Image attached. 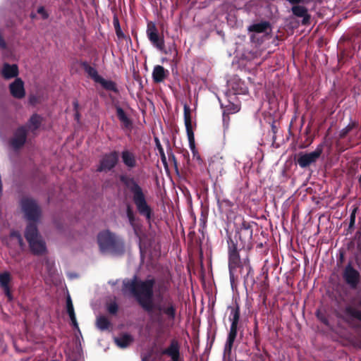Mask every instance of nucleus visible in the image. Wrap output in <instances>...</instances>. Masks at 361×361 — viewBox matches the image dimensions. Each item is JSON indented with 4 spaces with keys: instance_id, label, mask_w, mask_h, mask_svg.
<instances>
[{
    "instance_id": "nucleus-1",
    "label": "nucleus",
    "mask_w": 361,
    "mask_h": 361,
    "mask_svg": "<svg viewBox=\"0 0 361 361\" xmlns=\"http://www.w3.org/2000/svg\"><path fill=\"white\" fill-rule=\"evenodd\" d=\"M154 278L140 280L136 275L131 279L123 281L122 290L128 292L136 299L140 307L150 316L152 320L159 326L165 322H173L176 317L177 307L173 298L168 295L154 302Z\"/></svg>"
},
{
    "instance_id": "nucleus-2",
    "label": "nucleus",
    "mask_w": 361,
    "mask_h": 361,
    "mask_svg": "<svg viewBox=\"0 0 361 361\" xmlns=\"http://www.w3.org/2000/svg\"><path fill=\"white\" fill-rule=\"evenodd\" d=\"M252 233L251 223L243 219L235 229L236 243L232 239L228 240V269L229 278L231 283L237 279L235 273L239 269L240 274L244 279L245 284L253 286L255 283L254 270L250 264V259L247 255L241 259L239 250L245 249L250 250L253 247Z\"/></svg>"
},
{
    "instance_id": "nucleus-3",
    "label": "nucleus",
    "mask_w": 361,
    "mask_h": 361,
    "mask_svg": "<svg viewBox=\"0 0 361 361\" xmlns=\"http://www.w3.org/2000/svg\"><path fill=\"white\" fill-rule=\"evenodd\" d=\"M119 180L132 194V200L138 213L141 216H145L146 221L150 225L151 221L154 216V212L152 208L147 203L143 188L133 177L121 175Z\"/></svg>"
},
{
    "instance_id": "nucleus-4",
    "label": "nucleus",
    "mask_w": 361,
    "mask_h": 361,
    "mask_svg": "<svg viewBox=\"0 0 361 361\" xmlns=\"http://www.w3.org/2000/svg\"><path fill=\"white\" fill-rule=\"evenodd\" d=\"M97 243L102 252L120 253L123 251V243L109 230L98 233Z\"/></svg>"
},
{
    "instance_id": "nucleus-5",
    "label": "nucleus",
    "mask_w": 361,
    "mask_h": 361,
    "mask_svg": "<svg viewBox=\"0 0 361 361\" xmlns=\"http://www.w3.org/2000/svg\"><path fill=\"white\" fill-rule=\"evenodd\" d=\"M25 238L33 255L39 256L46 253V243L42 238L36 224H28L27 225L25 231Z\"/></svg>"
},
{
    "instance_id": "nucleus-6",
    "label": "nucleus",
    "mask_w": 361,
    "mask_h": 361,
    "mask_svg": "<svg viewBox=\"0 0 361 361\" xmlns=\"http://www.w3.org/2000/svg\"><path fill=\"white\" fill-rule=\"evenodd\" d=\"M20 207L28 224H37L42 216V209L37 201L31 197H23Z\"/></svg>"
},
{
    "instance_id": "nucleus-7",
    "label": "nucleus",
    "mask_w": 361,
    "mask_h": 361,
    "mask_svg": "<svg viewBox=\"0 0 361 361\" xmlns=\"http://www.w3.org/2000/svg\"><path fill=\"white\" fill-rule=\"evenodd\" d=\"M324 147V144L321 143L312 152H300L297 154V157L295 158V164L301 169H309L310 166H314L323 153Z\"/></svg>"
},
{
    "instance_id": "nucleus-8",
    "label": "nucleus",
    "mask_w": 361,
    "mask_h": 361,
    "mask_svg": "<svg viewBox=\"0 0 361 361\" xmlns=\"http://www.w3.org/2000/svg\"><path fill=\"white\" fill-rule=\"evenodd\" d=\"M146 32L152 44L158 50L166 52L164 36L162 35H159L154 23L152 21L148 22Z\"/></svg>"
},
{
    "instance_id": "nucleus-9",
    "label": "nucleus",
    "mask_w": 361,
    "mask_h": 361,
    "mask_svg": "<svg viewBox=\"0 0 361 361\" xmlns=\"http://www.w3.org/2000/svg\"><path fill=\"white\" fill-rule=\"evenodd\" d=\"M118 152L113 151L105 154L99 161V165L97 169L98 172H108L112 170L118 164Z\"/></svg>"
},
{
    "instance_id": "nucleus-10",
    "label": "nucleus",
    "mask_w": 361,
    "mask_h": 361,
    "mask_svg": "<svg viewBox=\"0 0 361 361\" xmlns=\"http://www.w3.org/2000/svg\"><path fill=\"white\" fill-rule=\"evenodd\" d=\"M2 241L10 249L23 250L25 247L23 237L18 231L12 230L8 236L3 238Z\"/></svg>"
},
{
    "instance_id": "nucleus-11",
    "label": "nucleus",
    "mask_w": 361,
    "mask_h": 361,
    "mask_svg": "<svg viewBox=\"0 0 361 361\" xmlns=\"http://www.w3.org/2000/svg\"><path fill=\"white\" fill-rule=\"evenodd\" d=\"M343 279L352 288H357L360 280V272L352 267L350 264H348L343 274Z\"/></svg>"
},
{
    "instance_id": "nucleus-12",
    "label": "nucleus",
    "mask_w": 361,
    "mask_h": 361,
    "mask_svg": "<svg viewBox=\"0 0 361 361\" xmlns=\"http://www.w3.org/2000/svg\"><path fill=\"white\" fill-rule=\"evenodd\" d=\"M27 130L24 126L18 128L13 133V137L10 140L11 146L16 150L20 149L27 140Z\"/></svg>"
},
{
    "instance_id": "nucleus-13",
    "label": "nucleus",
    "mask_w": 361,
    "mask_h": 361,
    "mask_svg": "<svg viewBox=\"0 0 361 361\" xmlns=\"http://www.w3.org/2000/svg\"><path fill=\"white\" fill-rule=\"evenodd\" d=\"M126 213L129 224L132 227L135 235L137 237H140L142 232V224L140 222V219L136 217L135 212L130 204L126 205Z\"/></svg>"
},
{
    "instance_id": "nucleus-14",
    "label": "nucleus",
    "mask_w": 361,
    "mask_h": 361,
    "mask_svg": "<svg viewBox=\"0 0 361 361\" xmlns=\"http://www.w3.org/2000/svg\"><path fill=\"white\" fill-rule=\"evenodd\" d=\"M9 90L11 94L16 99H23L25 96L24 82L20 78H16L9 85Z\"/></svg>"
},
{
    "instance_id": "nucleus-15",
    "label": "nucleus",
    "mask_w": 361,
    "mask_h": 361,
    "mask_svg": "<svg viewBox=\"0 0 361 361\" xmlns=\"http://www.w3.org/2000/svg\"><path fill=\"white\" fill-rule=\"evenodd\" d=\"M238 325L231 324L230 330L228 334L226 342L224 345V355L229 356L231 353L234 342L236 339L238 334Z\"/></svg>"
},
{
    "instance_id": "nucleus-16",
    "label": "nucleus",
    "mask_w": 361,
    "mask_h": 361,
    "mask_svg": "<svg viewBox=\"0 0 361 361\" xmlns=\"http://www.w3.org/2000/svg\"><path fill=\"white\" fill-rule=\"evenodd\" d=\"M162 355H166L171 358V361H179L180 358V345L178 342L173 339L168 348L163 350Z\"/></svg>"
},
{
    "instance_id": "nucleus-17",
    "label": "nucleus",
    "mask_w": 361,
    "mask_h": 361,
    "mask_svg": "<svg viewBox=\"0 0 361 361\" xmlns=\"http://www.w3.org/2000/svg\"><path fill=\"white\" fill-rule=\"evenodd\" d=\"M291 11L296 17L302 18V24L303 25H307L310 23L311 17L306 7L300 5L293 6Z\"/></svg>"
},
{
    "instance_id": "nucleus-18",
    "label": "nucleus",
    "mask_w": 361,
    "mask_h": 361,
    "mask_svg": "<svg viewBox=\"0 0 361 361\" xmlns=\"http://www.w3.org/2000/svg\"><path fill=\"white\" fill-rule=\"evenodd\" d=\"M11 275L8 271L0 272V286L4 291L5 295L8 300L12 299V294L10 288V283L11 281Z\"/></svg>"
},
{
    "instance_id": "nucleus-19",
    "label": "nucleus",
    "mask_w": 361,
    "mask_h": 361,
    "mask_svg": "<svg viewBox=\"0 0 361 361\" xmlns=\"http://www.w3.org/2000/svg\"><path fill=\"white\" fill-rule=\"evenodd\" d=\"M1 73L5 80L16 78L19 73L18 66L16 64L5 63L3 65Z\"/></svg>"
},
{
    "instance_id": "nucleus-20",
    "label": "nucleus",
    "mask_w": 361,
    "mask_h": 361,
    "mask_svg": "<svg viewBox=\"0 0 361 361\" xmlns=\"http://www.w3.org/2000/svg\"><path fill=\"white\" fill-rule=\"evenodd\" d=\"M116 116L122 123L121 127L123 129L130 130L133 127V122L127 116L124 110L118 105H115Z\"/></svg>"
},
{
    "instance_id": "nucleus-21",
    "label": "nucleus",
    "mask_w": 361,
    "mask_h": 361,
    "mask_svg": "<svg viewBox=\"0 0 361 361\" xmlns=\"http://www.w3.org/2000/svg\"><path fill=\"white\" fill-rule=\"evenodd\" d=\"M168 75V71L163 66L157 65L152 71V78L154 82L160 83L164 80Z\"/></svg>"
},
{
    "instance_id": "nucleus-22",
    "label": "nucleus",
    "mask_w": 361,
    "mask_h": 361,
    "mask_svg": "<svg viewBox=\"0 0 361 361\" xmlns=\"http://www.w3.org/2000/svg\"><path fill=\"white\" fill-rule=\"evenodd\" d=\"M121 158L123 164L128 168H135L137 165L135 155L129 150H123L121 152Z\"/></svg>"
},
{
    "instance_id": "nucleus-23",
    "label": "nucleus",
    "mask_w": 361,
    "mask_h": 361,
    "mask_svg": "<svg viewBox=\"0 0 361 361\" xmlns=\"http://www.w3.org/2000/svg\"><path fill=\"white\" fill-rule=\"evenodd\" d=\"M171 289V282L169 279H162L158 281L157 284V292L158 299L164 298L163 295L169 292Z\"/></svg>"
},
{
    "instance_id": "nucleus-24",
    "label": "nucleus",
    "mask_w": 361,
    "mask_h": 361,
    "mask_svg": "<svg viewBox=\"0 0 361 361\" xmlns=\"http://www.w3.org/2000/svg\"><path fill=\"white\" fill-rule=\"evenodd\" d=\"M133 337L128 334H122L114 338L116 344L120 348H127L133 341Z\"/></svg>"
},
{
    "instance_id": "nucleus-25",
    "label": "nucleus",
    "mask_w": 361,
    "mask_h": 361,
    "mask_svg": "<svg viewBox=\"0 0 361 361\" xmlns=\"http://www.w3.org/2000/svg\"><path fill=\"white\" fill-rule=\"evenodd\" d=\"M184 122L186 128L187 135L194 133L192 128L191 110L189 106L184 105Z\"/></svg>"
},
{
    "instance_id": "nucleus-26",
    "label": "nucleus",
    "mask_w": 361,
    "mask_h": 361,
    "mask_svg": "<svg viewBox=\"0 0 361 361\" xmlns=\"http://www.w3.org/2000/svg\"><path fill=\"white\" fill-rule=\"evenodd\" d=\"M43 121V118L41 116L37 114H34L29 119L27 126L31 131L34 132L37 130Z\"/></svg>"
},
{
    "instance_id": "nucleus-27",
    "label": "nucleus",
    "mask_w": 361,
    "mask_h": 361,
    "mask_svg": "<svg viewBox=\"0 0 361 361\" xmlns=\"http://www.w3.org/2000/svg\"><path fill=\"white\" fill-rule=\"evenodd\" d=\"M270 27L271 25L268 21H262L250 25L247 30L252 32L262 33L266 32Z\"/></svg>"
},
{
    "instance_id": "nucleus-28",
    "label": "nucleus",
    "mask_w": 361,
    "mask_h": 361,
    "mask_svg": "<svg viewBox=\"0 0 361 361\" xmlns=\"http://www.w3.org/2000/svg\"><path fill=\"white\" fill-rule=\"evenodd\" d=\"M81 66L85 73H87L94 82H97L102 77L98 74L97 71L94 67L91 66L87 61H82L81 63Z\"/></svg>"
},
{
    "instance_id": "nucleus-29",
    "label": "nucleus",
    "mask_w": 361,
    "mask_h": 361,
    "mask_svg": "<svg viewBox=\"0 0 361 361\" xmlns=\"http://www.w3.org/2000/svg\"><path fill=\"white\" fill-rule=\"evenodd\" d=\"M361 128L358 121H354L349 123V124L343 128L340 132L338 137L340 139L345 138L347 135L353 130H360Z\"/></svg>"
},
{
    "instance_id": "nucleus-30",
    "label": "nucleus",
    "mask_w": 361,
    "mask_h": 361,
    "mask_svg": "<svg viewBox=\"0 0 361 361\" xmlns=\"http://www.w3.org/2000/svg\"><path fill=\"white\" fill-rule=\"evenodd\" d=\"M66 309L74 328L78 329V324L76 320L75 311L71 297L68 295L66 299Z\"/></svg>"
},
{
    "instance_id": "nucleus-31",
    "label": "nucleus",
    "mask_w": 361,
    "mask_h": 361,
    "mask_svg": "<svg viewBox=\"0 0 361 361\" xmlns=\"http://www.w3.org/2000/svg\"><path fill=\"white\" fill-rule=\"evenodd\" d=\"M231 312L229 315V320L231 321V324L238 325L240 317V306L238 304H236L234 307H230Z\"/></svg>"
},
{
    "instance_id": "nucleus-32",
    "label": "nucleus",
    "mask_w": 361,
    "mask_h": 361,
    "mask_svg": "<svg viewBox=\"0 0 361 361\" xmlns=\"http://www.w3.org/2000/svg\"><path fill=\"white\" fill-rule=\"evenodd\" d=\"M97 82L99 83L103 87V88L106 90L112 91L115 93L118 92L116 83L112 80H107L101 77Z\"/></svg>"
},
{
    "instance_id": "nucleus-33",
    "label": "nucleus",
    "mask_w": 361,
    "mask_h": 361,
    "mask_svg": "<svg viewBox=\"0 0 361 361\" xmlns=\"http://www.w3.org/2000/svg\"><path fill=\"white\" fill-rule=\"evenodd\" d=\"M97 327L101 331L107 330L111 326V322L105 316H99L96 321Z\"/></svg>"
},
{
    "instance_id": "nucleus-34",
    "label": "nucleus",
    "mask_w": 361,
    "mask_h": 361,
    "mask_svg": "<svg viewBox=\"0 0 361 361\" xmlns=\"http://www.w3.org/2000/svg\"><path fill=\"white\" fill-rule=\"evenodd\" d=\"M240 108L238 105L233 103H230L229 104L226 105L225 107V110L224 111L223 113L224 121H225L226 116L228 117V118H229V114L238 112L240 111Z\"/></svg>"
},
{
    "instance_id": "nucleus-35",
    "label": "nucleus",
    "mask_w": 361,
    "mask_h": 361,
    "mask_svg": "<svg viewBox=\"0 0 361 361\" xmlns=\"http://www.w3.org/2000/svg\"><path fill=\"white\" fill-rule=\"evenodd\" d=\"M188 142H189V147L192 153L193 157L196 158L198 161H201L200 155L199 154V153L195 147L194 133L188 135Z\"/></svg>"
},
{
    "instance_id": "nucleus-36",
    "label": "nucleus",
    "mask_w": 361,
    "mask_h": 361,
    "mask_svg": "<svg viewBox=\"0 0 361 361\" xmlns=\"http://www.w3.org/2000/svg\"><path fill=\"white\" fill-rule=\"evenodd\" d=\"M154 142H155L156 147L158 149L159 153L160 154L161 160L163 164L164 165V166L166 167L167 166V161H166V157L164 151V148H163L158 137H154Z\"/></svg>"
},
{
    "instance_id": "nucleus-37",
    "label": "nucleus",
    "mask_w": 361,
    "mask_h": 361,
    "mask_svg": "<svg viewBox=\"0 0 361 361\" xmlns=\"http://www.w3.org/2000/svg\"><path fill=\"white\" fill-rule=\"evenodd\" d=\"M113 24H114V28H115V30H116V34L117 37L118 38H124L125 35H124L123 32H122V30L121 29L118 19L116 17H115L114 18Z\"/></svg>"
},
{
    "instance_id": "nucleus-38",
    "label": "nucleus",
    "mask_w": 361,
    "mask_h": 361,
    "mask_svg": "<svg viewBox=\"0 0 361 361\" xmlns=\"http://www.w3.org/2000/svg\"><path fill=\"white\" fill-rule=\"evenodd\" d=\"M107 311L111 314H116L118 311V306L116 302H110L106 306Z\"/></svg>"
},
{
    "instance_id": "nucleus-39",
    "label": "nucleus",
    "mask_w": 361,
    "mask_h": 361,
    "mask_svg": "<svg viewBox=\"0 0 361 361\" xmlns=\"http://www.w3.org/2000/svg\"><path fill=\"white\" fill-rule=\"evenodd\" d=\"M37 13L40 15L41 18L42 20H47L49 16L48 12L46 11L45 8L43 6H41L37 8Z\"/></svg>"
},
{
    "instance_id": "nucleus-40",
    "label": "nucleus",
    "mask_w": 361,
    "mask_h": 361,
    "mask_svg": "<svg viewBox=\"0 0 361 361\" xmlns=\"http://www.w3.org/2000/svg\"><path fill=\"white\" fill-rule=\"evenodd\" d=\"M349 313L354 318H356L357 319L361 321V311L360 310H349Z\"/></svg>"
},
{
    "instance_id": "nucleus-41",
    "label": "nucleus",
    "mask_w": 361,
    "mask_h": 361,
    "mask_svg": "<svg viewBox=\"0 0 361 361\" xmlns=\"http://www.w3.org/2000/svg\"><path fill=\"white\" fill-rule=\"evenodd\" d=\"M73 106H74V109L75 111V119L77 121H79L80 120V114L79 112L78 111V103L77 101H75L73 102Z\"/></svg>"
},
{
    "instance_id": "nucleus-42",
    "label": "nucleus",
    "mask_w": 361,
    "mask_h": 361,
    "mask_svg": "<svg viewBox=\"0 0 361 361\" xmlns=\"http://www.w3.org/2000/svg\"><path fill=\"white\" fill-rule=\"evenodd\" d=\"M355 209L352 212L350 216V224L349 227H353L355 225Z\"/></svg>"
},
{
    "instance_id": "nucleus-43",
    "label": "nucleus",
    "mask_w": 361,
    "mask_h": 361,
    "mask_svg": "<svg viewBox=\"0 0 361 361\" xmlns=\"http://www.w3.org/2000/svg\"><path fill=\"white\" fill-rule=\"evenodd\" d=\"M293 6L299 5L300 4H304L305 0H287Z\"/></svg>"
},
{
    "instance_id": "nucleus-44",
    "label": "nucleus",
    "mask_w": 361,
    "mask_h": 361,
    "mask_svg": "<svg viewBox=\"0 0 361 361\" xmlns=\"http://www.w3.org/2000/svg\"><path fill=\"white\" fill-rule=\"evenodd\" d=\"M317 317L318 319L324 324L327 325L329 322H328V319L324 316V315H320L319 313H317Z\"/></svg>"
},
{
    "instance_id": "nucleus-45",
    "label": "nucleus",
    "mask_w": 361,
    "mask_h": 361,
    "mask_svg": "<svg viewBox=\"0 0 361 361\" xmlns=\"http://www.w3.org/2000/svg\"><path fill=\"white\" fill-rule=\"evenodd\" d=\"M271 131L274 135H275L277 133L278 128L275 125V121H273L271 123Z\"/></svg>"
},
{
    "instance_id": "nucleus-46",
    "label": "nucleus",
    "mask_w": 361,
    "mask_h": 361,
    "mask_svg": "<svg viewBox=\"0 0 361 361\" xmlns=\"http://www.w3.org/2000/svg\"><path fill=\"white\" fill-rule=\"evenodd\" d=\"M259 336L258 330H257V324H255V329L254 331V336L255 338V342L257 343V336Z\"/></svg>"
},
{
    "instance_id": "nucleus-47",
    "label": "nucleus",
    "mask_w": 361,
    "mask_h": 361,
    "mask_svg": "<svg viewBox=\"0 0 361 361\" xmlns=\"http://www.w3.org/2000/svg\"><path fill=\"white\" fill-rule=\"evenodd\" d=\"M30 17L32 20H34V19H36L37 18V13H35V12H31V13L30 14Z\"/></svg>"
},
{
    "instance_id": "nucleus-48",
    "label": "nucleus",
    "mask_w": 361,
    "mask_h": 361,
    "mask_svg": "<svg viewBox=\"0 0 361 361\" xmlns=\"http://www.w3.org/2000/svg\"><path fill=\"white\" fill-rule=\"evenodd\" d=\"M200 221L203 222V224H205V221H206V217L202 214V216L200 218Z\"/></svg>"
},
{
    "instance_id": "nucleus-49",
    "label": "nucleus",
    "mask_w": 361,
    "mask_h": 361,
    "mask_svg": "<svg viewBox=\"0 0 361 361\" xmlns=\"http://www.w3.org/2000/svg\"><path fill=\"white\" fill-rule=\"evenodd\" d=\"M141 361H148V358L147 357H144L142 358Z\"/></svg>"
},
{
    "instance_id": "nucleus-50",
    "label": "nucleus",
    "mask_w": 361,
    "mask_h": 361,
    "mask_svg": "<svg viewBox=\"0 0 361 361\" xmlns=\"http://www.w3.org/2000/svg\"><path fill=\"white\" fill-rule=\"evenodd\" d=\"M171 156H172L173 159H175V156L173 155V154H171Z\"/></svg>"
},
{
    "instance_id": "nucleus-51",
    "label": "nucleus",
    "mask_w": 361,
    "mask_h": 361,
    "mask_svg": "<svg viewBox=\"0 0 361 361\" xmlns=\"http://www.w3.org/2000/svg\"><path fill=\"white\" fill-rule=\"evenodd\" d=\"M228 120H229V118H228V117L226 116L225 121H228Z\"/></svg>"
}]
</instances>
